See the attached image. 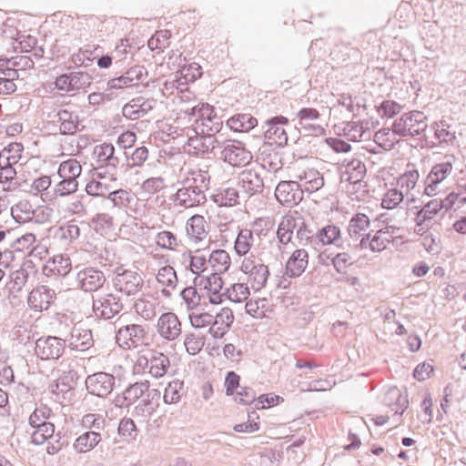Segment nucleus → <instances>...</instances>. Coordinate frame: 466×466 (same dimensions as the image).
<instances>
[{"instance_id": "obj_1", "label": "nucleus", "mask_w": 466, "mask_h": 466, "mask_svg": "<svg viewBox=\"0 0 466 466\" xmlns=\"http://www.w3.org/2000/svg\"><path fill=\"white\" fill-rule=\"evenodd\" d=\"M427 127V116L422 111L412 110L396 118L392 123L391 130L400 137H414L424 133Z\"/></svg>"}, {"instance_id": "obj_2", "label": "nucleus", "mask_w": 466, "mask_h": 466, "mask_svg": "<svg viewBox=\"0 0 466 466\" xmlns=\"http://www.w3.org/2000/svg\"><path fill=\"white\" fill-rule=\"evenodd\" d=\"M93 156L96 159L98 175H108L111 179H116L120 167V157L116 154V148L111 143L96 145L93 150Z\"/></svg>"}, {"instance_id": "obj_3", "label": "nucleus", "mask_w": 466, "mask_h": 466, "mask_svg": "<svg viewBox=\"0 0 466 466\" xmlns=\"http://www.w3.org/2000/svg\"><path fill=\"white\" fill-rule=\"evenodd\" d=\"M455 156L447 154L443 157V160L435 164L426 178L424 179V194L428 197L436 196L439 192V186L452 172Z\"/></svg>"}, {"instance_id": "obj_4", "label": "nucleus", "mask_w": 466, "mask_h": 466, "mask_svg": "<svg viewBox=\"0 0 466 466\" xmlns=\"http://www.w3.org/2000/svg\"><path fill=\"white\" fill-rule=\"evenodd\" d=\"M112 283L116 291L128 297L135 296L144 287V278L138 270L117 268Z\"/></svg>"}, {"instance_id": "obj_5", "label": "nucleus", "mask_w": 466, "mask_h": 466, "mask_svg": "<svg viewBox=\"0 0 466 466\" xmlns=\"http://www.w3.org/2000/svg\"><path fill=\"white\" fill-rule=\"evenodd\" d=\"M240 269L248 275V281L254 290L258 291L266 286L269 270L268 267L263 263L260 258L253 254L245 258L241 263Z\"/></svg>"}, {"instance_id": "obj_6", "label": "nucleus", "mask_w": 466, "mask_h": 466, "mask_svg": "<svg viewBox=\"0 0 466 466\" xmlns=\"http://www.w3.org/2000/svg\"><path fill=\"white\" fill-rule=\"evenodd\" d=\"M219 149L220 158L232 167H245L253 158L244 144L237 140L222 141Z\"/></svg>"}, {"instance_id": "obj_7", "label": "nucleus", "mask_w": 466, "mask_h": 466, "mask_svg": "<svg viewBox=\"0 0 466 466\" xmlns=\"http://www.w3.org/2000/svg\"><path fill=\"white\" fill-rule=\"evenodd\" d=\"M289 120L284 116H276L266 120L263 128V136L268 142L266 144L284 147L288 144L287 127Z\"/></svg>"}, {"instance_id": "obj_8", "label": "nucleus", "mask_w": 466, "mask_h": 466, "mask_svg": "<svg viewBox=\"0 0 466 466\" xmlns=\"http://www.w3.org/2000/svg\"><path fill=\"white\" fill-rule=\"evenodd\" d=\"M65 339L56 336H42L35 343V354L41 360H57L66 350Z\"/></svg>"}, {"instance_id": "obj_9", "label": "nucleus", "mask_w": 466, "mask_h": 466, "mask_svg": "<svg viewBox=\"0 0 466 466\" xmlns=\"http://www.w3.org/2000/svg\"><path fill=\"white\" fill-rule=\"evenodd\" d=\"M298 124L295 126L304 136L319 137L325 134L324 127L319 123L320 113L313 107H302L296 114Z\"/></svg>"}, {"instance_id": "obj_10", "label": "nucleus", "mask_w": 466, "mask_h": 466, "mask_svg": "<svg viewBox=\"0 0 466 466\" xmlns=\"http://www.w3.org/2000/svg\"><path fill=\"white\" fill-rule=\"evenodd\" d=\"M92 308L96 318L107 320L119 314L123 310L124 305L118 295L106 293L93 299Z\"/></svg>"}, {"instance_id": "obj_11", "label": "nucleus", "mask_w": 466, "mask_h": 466, "mask_svg": "<svg viewBox=\"0 0 466 466\" xmlns=\"http://www.w3.org/2000/svg\"><path fill=\"white\" fill-rule=\"evenodd\" d=\"M148 331L146 326L128 324L121 327L116 335V342L124 349L137 348L146 344Z\"/></svg>"}, {"instance_id": "obj_12", "label": "nucleus", "mask_w": 466, "mask_h": 466, "mask_svg": "<svg viewBox=\"0 0 466 466\" xmlns=\"http://www.w3.org/2000/svg\"><path fill=\"white\" fill-rule=\"evenodd\" d=\"M106 280L105 273L94 267L81 268L76 276L78 289L84 292L92 293L103 288Z\"/></svg>"}, {"instance_id": "obj_13", "label": "nucleus", "mask_w": 466, "mask_h": 466, "mask_svg": "<svg viewBox=\"0 0 466 466\" xmlns=\"http://www.w3.org/2000/svg\"><path fill=\"white\" fill-rule=\"evenodd\" d=\"M56 299L55 289L47 285H38L34 288L28 294V307L36 311L42 312L49 309Z\"/></svg>"}, {"instance_id": "obj_14", "label": "nucleus", "mask_w": 466, "mask_h": 466, "mask_svg": "<svg viewBox=\"0 0 466 466\" xmlns=\"http://www.w3.org/2000/svg\"><path fill=\"white\" fill-rule=\"evenodd\" d=\"M116 383V378L106 372H96L87 376L86 380V387L87 391L95 396L106 398L108 396Z\"/></svg>"}, {"instance_id": "obj_15", "label": "nucleus", "mask_w": 466, "mask_h": 466, "mask_svg": "<svg viewBox=\"0 0 466 466\" xmlns=\"http://www.w3.org/2000/svg\"><path fill=\"white\" fill-rule=\"evenodd\" d=\"M275 197L280 204L293 207L303 199V189L297 181H280L276 187Z\"/></svg>"}, {"instance_id": "obj_16", "label": "nucleus", "mask_w": 466, "mask_h": 466, "mask_svg": "<svg viewBox=\"0 0 466 466\" xmlns=\"http://www.w3.org/2000/svg\"><path fill=\"white\" fill-rule=\"evenodd\" d=\"M238 185L240 187V194L245 198L259 194L264 188L263 178L251 168L244 169L238 174Z\"/></svg>"}, {"instance_id": "obj_17", "label": "nucleus", "mask_w": 466, "mask_h": 466, "mask_svg": "<svg viewBox=\"0 0 466 466\" xmlns=\"http://www.w3.org/2000/svg\"><path fill=\"white\" fill-rule=\"evenodd\" d=\"M147 76V71L144 66H134L127 69L118 77L110 79L107 82L109 89H118L137 86L142 79Z\"/></svg>"}, {"instance_id": "obj_18", "label": "nucleus", "mask_w": 466, "mask_h": 466, "mask_svg": "<svg viewBox=\"0 0 466 466\" xmlns=\"http://www.w3.org/2000/svg\"><path fill=\"white\" fill-rule=\"evenodd\" d=\"M157 329L163 339L175 340L181 334V323L175 313H163L157 320Z\"/></svg>"}, {"instance_id": "obj_19", "label": "nucleus", "mask_w": 466, "mask_h": 466, "mask_svg": "<svg viewBox=\"0 0 466 466\" xmlns=\"http://www.w3.org/2000/svg\"><path fill=\"white\" fill-rule=\"evenodd\" d=\"M72 269L71 259L66 255H55L50 258L42 268L43 274L47 278H63Z\"/></svg>"}, {"instance_id": "obj_20", "label": "nucleus", "mask_w": 466, "mask_h": 466, "mask_svg": "<svg viewBox=\"0 0 466 466\" xmlns=\"http://www.w3.org/2000/svg\"><path fill=\"white\" fill-rule=\"evenodd\" d=\"M303 221L307 220L298 213L283 216L277 230V238L279 243L287 245L291 242L294 231L299 229Z\"/></svg>"}, {"instance_id": "obj_21", "label": "nucleus", "mask_w": 466, "mask_h": 466, "mask_svg": "<svg viewBox=\"0 0 466 466\" xmlns=\"http://www.w3.org/2000/svg\"><path fill=\"white\" fill-rule=\"evenodd\" d=\"M257 161L265 170L276 173L282 169V156L271 145L264 144L258 150Z\"/></svg>"}, {"instance_id": "obj_22", "label": "nucleus", "mask_w": 466, "mask_h": 466, "mask_svg": "<svg viewBox=\"0 0 466 466\" xmlns=\"http://www.w3.org/2000/svg\"><path fill=\"white\" fill-rule=\"evenodd\" d=\"M65 340L70 350L77 351L87 350L94 345L92 331L77 326H74Z\"/></svg>"}, {"instance_id": "obj_23", "label": "nucleus", "mask_w": 466, "mask_h": 466, "mask_svg": "<svg viewBox=\"0 0 466 466\" xmlns=\"http://www.w3.org/2000/svg\"><path fill=\"white\" fill-rule=\"evenodd\" d=\"M54 121L59 123V133L61 135H74L84 128L80 127L79 116L76 112L60 108L54 116Z\"/></svg>"}, {"instance_id": "obj_24", "label": "nucleus", "mask_w": 466, "mask_h": 466, "mask_svg": "<svg viewBox=\"0 0 466 466\" xmlns=\"http://www.w3.org/2000/svg\"><path fill=\"white\" fill-rule=\"evenodd\" d=\"M149 388L147 380L137 381L130 384L126 388L121 395H117L115 399L116 406L119 408H127L137 401Z\"/></svg>"}, {"instance_id": "obj_25", "label": "nucleus", "mask_w": 466, "mask_h": 466, "mask_svg": "<svg viewBox=\"0 0 466 466\" xmlns=\"http://www.w3.org/2000/svg\"><path fill=\"white\" fill-rule=\"evenodd\" d=\"M37 269L32 260L24 261L17 270L13 271L10 278V289L19 292L31 278H34Z\"/></svg>"}, {"instance_id": "obj_26", "label": "nucleus", "mask_w": 466, "mask_h": 466, "mask_svg": "<svg viewBox=\"0 0 466 466\" xmlns=\"http://www.w3.org/2000/svg\"><path fill=\"white\" fill-rule=\"evenodd\" d=\"M206 200V194L199 193L190 186H185L183 181L182 187L174 195V201L177 202V205L185 208L202 205Z\"/></svg>"}, {"instance_id": "obj_27", "label": "nucleus", "mask_w": 466, "mask_h": 466, "mask_svg": "<svg viewBox=\"0 0 466 466\" xmlns=\"http://www.w3.org/2000/svg\"><path fill=\"white\" fill-rule=\"evenodd\" d=\"M341 181L356 185L362 181L367 173L365 164L358 158H345L342 163Z\"/></svg>"}, {"instance_id": "obj_28", "label": "nucleus", "mask_w": 466, "mask_h": 466, "mask_svg": "<svg viewBox=\"0 0 466 466\" xmlns=\"http://www.w3.org/2000/svg\"><path fill=\"white\" fill-rule=\"evenodd\" d=\"M156 104L154 99L136 97L123 106V116L132 120L138 119L151 111Z\"/></svg>"}, {"instance_id": "obj_29", "label": "nucleus", "mask_w": 466, "mask_h": 466, "mask_svg": "<svg viewBox=\"0 0 466 466\" xmlns=\"http://www.w3.org/2000/svg\"><path fill=\"white\" fill-rule=\"evenodd\" d=\"M309 264V253L304 248H299L292 252L286 262V274L289 278L301 276Z\"/></svg>"}, {"instance_id": "obj_30", "label": "nucleus", "mask_w": 466, "mask_h": 466, "mask_svg": "<svg viewBox=\"0 0 466 466\" xmlns=\"http://www.w3.org/2000/svg\"><path fill=\"white\" fill-rule=\"evenodd\" d=\"M234 315L230 309L223 308L212 319L208 332L214 339H221L230 329Z\"/></svg>"}, {"instance_id": "obj_31", "label": "nucleus", "mask_w": 466, "mask_h": 466, "mask_svg": "<svg viewBox=\"0 0 466 466\" xmlns=\"http://www.w3.org/2000/svg\"><path fill=\"white\" fill-rule=\"evenodd\" d=\"M187 145L192 147L196 153L206 155L213 153L215 149L220 147L221 142L216 137H211L205 134H197L195 137H190L187 139Z\"/></svg>"}, {"instance_id": "obj_32", "label": "nucleus", "mask_w": 466, "mask_h": 466, "mask_svg": "<svg viewBox=\"0 0 466 466\" xmlns=\"http://www.w3.org/2000/svg\"><path fill=\"white\" fill-rule=\"evenodd\" d=\"M297 182L303 192H316L324 186L323 176L314 168L303 170L297 176Z\"/></svg>"}, {"instance_id": "obj_33", "label": "nucleus", "mask_w": 466, "mask_h": 466, "mask_svg": "<svg viewBox=\"0 0 466 466\" xmlns=\"http://www.w3.org/2000/svg\"><path fill=\"white\" fill-rule=\"evenodd\" d=\"M207 222L201 215L192 216L187 222L186 229L189 239L195 243H198L205 239L208 236L206 229Z\"/></svg>"}, {"instance_id": "obj_34", "label": "nucleus", "mask_w": 466, "mask_h": 466, "mask_svg": "<svg viewBox=\"0 0 466 466\" xmlns=\"http://www.w3.org/2000/svg\"><path fill=\"white\" fill-rule=\"evenodd\" d=\"M258 119L251 114L238 113L229 117L228 127L234 132H248L258 126Z\"/></svg>"}, {"instance_id": "obj_35", "label": "nucleus", "mask_w": 466, "mask_h": 466, "mask_svg": "<svg viewBox=\"0 0 466 466\" xmlns=\"http://www.w3.org/2000/svg\"><path fill=\"white\" fill-rule=\"evenodd\" d=\"M239 197L240 192L234 187H219L211 198L219 207H234L238 204Z\"/></svg>"}, {"instance_id": "obj_36", "label": "nucleus", "mask_w": 466, "mask_h": 466, "mask_svg": "<svg viewBox=\"0 0 466 466\" xmlns=\"http://www.w3.org/2000/svg\"><path fill=\"white\" fill-rule=\"evenodd\" d=\"M183 182L185 186H190L199 193L205 194L209 187L210 176L205 170H193Z\"/></svg>"}, {"instance_id": "obj_37", "label": "nucleus", "mask_w": 466, "mask_h": 466, "mask_svg": "<svg viewBox=\"0 0 466 466\" xmlns=\"http://www.w3.org/2000/svg\"><path fill=\"white\" fill-rule=\"evenodd\" d=\"M101 440L100 432L87 431L76 438L74 442V449L79 453H85L93 450Z\"/></svg>"}, {"instance_id": "obj_38", "label": "nucleus", "mask_w": 466, "mask_h": 466, "mask_svg": "<svg viewBox=\"0 0 466 466\" xmlns=\"http://www.w3.org/2000/svg\"><path fill=\"white\" fill-rule=\"evenodd\" d=\"M150 369L148 372L154 378H161L167 372L170 366L169 358L164 353L156 350H150Z\"/></svg>"}, {"instance_id": "obj_39", "label": "nucleus", "mask_w": 466, "mask_h": 466, "mask_svg": "<svg viewBox=\"0 0 466 466\" xmlns=\"http://www.w3.org/2000/svg\"><path fill=\"white\" fill-rule=\"evenodd\" d=\"M370 227V218L363 213H357L354 215L349 223L348 233L350 238L357 241L360 238L367 234L366 231Z\"/></svg>"}, {"instance_id": "obj_40", "label": "nucleus", "mask_w": 466, "mask_h": 466, "mask_svg": "<svg viewBox=\"0 0 466 466\" xmlns=\"http://www.w3.org/2000/svg\"><path fill=\"white\" fill-rule=\"evenodd\" d=\"M11 215L16 223L25 224L34 218L35 209L30 201L24 199L11 208Z\"/></svg>"}, {"instance_id": "obj_41", "label": "nucleus", "mask_w": 466, "mask_h": 466, "mask_svg": "<svg viewBox=\"0 0 466 466\" xmlns=\"http://www.w3.org/2000/svg\"><path fill=\"white\" fill-rule=\"evenodd\" d=\"M383 401L388 406H395L396 408L392 410L400 415H402L409 404L407 397L403 396L398 388L390 389L386 392Z\"/></svg>"}, {"instance_id": "obj_42", "label": "nucleus", "mask_w": 466, "mask_h": 466, "mask_svg": "<svg viewBox=\"0 0 466 466\" xmlns=\"http://www.w3.org/2000/svg\"><path fill=\"white\" fill-rule=\"evenodd\" d=\"M208 265L214 272L224 273L230 266V257L224 249H216L208 254Z\"/></svg>"}, {"instance_id": "obj_43", "label": "nucleus", "mask_w": 466, "mask_h": 466, "mask_svg": "<svg viewBox=\"0 0 466 466\" xmlns=\"http://www.w3.org/2000/svg\"><path fill=\"white\" fill-rule=\"evenodd\" d=\"M317 229L310 227V224L303 221L296 232L295 245L307 246L310 245L314 248L317 247Z\"/></svg>"}, {"instance_id": "obj_44", "label": "nucleus", "mask_w": 466, "mask_h": 466, "mask_svg": "<svg viewBox=\"0 0 466 466\" xmlns=\"http://www.w3.org/2000/svg\"><path fill=\"white\" fill-rule=\"evenodd\" d=\"M222 273L213 272L208 277L198 275L194 279V285L203 288L207 292L221 291L223 280L220 277Z\"/></svg>"}, {"instance_id": "obj_45", "label": "nucleus", "mask_w": 466, "mask_h": 466, "mask_svg": "<svg viewBox=\"0 0 466 466\" xmlns=\"http://www.w3.org/2000/svg\"><path fill=\"white\" fill-rule=\"evenodd\" d=\"M317 246L336 243L340 238V229L335 225H327L317 229Z\"/></svg>"}, {"instance_id": "obj_46", "label": "nucleus", "mask_w": 466, "mask_h": 466, "mask_svg": "<svg viewBox=\"0 0 466 466\" xmlns=\"http://www.w3.org/2000/svg\"><path fill=\"white\" fill-rule=\"evenodd\" d=\"M254 241L252 231L248 228L241 229L235 240L234 249L238 256H245L250 250Z\"/></svg>"}, {"instance_id": "obj_47", "label": "nucleus", "mask_w": 466, "mask_h": 466, "mask_svg": "<svg viewBox=\"0 0 466 466\" xmlns=\"http://www.w3.org/2000/svg\"><path fill=\"white\" fill-rule=\"evenodd\" d=\"M436 139L440 144L452 145L456 139L455 132L450 130L446 121L434 122L431 125Z\"/></svg>"}, {"instance_id": "obj_48", "label": "nucleus", "mask_w": 466, "mask_h": 466, "mask_svg": "<svg viewBox=\"0 0 466 466\" xmlns=\"http://www.w3.org/2000/svg\"><path fill=\"white\" fill-rule=\"evenodd\" d=\"M184 391V382L179 380L170 381L165 389L163 400L166 404L180 401Z\"/></svg>"}, {"instance_id": "obj_49", "label": "nucleus", "mask_w": 466, "mask_h": 466, "mask_svg": "<svg viewBox=\"0 0 466 466\" xmlns=\"http://www.w3.org/2000/svg\"><path fill=\"white\" fill-rule=\"evenodd\" d=\"M82 173V167L80 163L75 158H69L60 163L57 174L61 178H74L77 177Z\"/></svg>"}, {"instance_id": "obj_50", "label": "nucleus", "mask_w": 466, "mask_h": 466, "mask_svg": "<svg viewBox=\"0 0 466 466\" xmlns=\"http://www.w3.org/2000/svg\"><path fill=\"white\" fill-rule=\"evenodd\" d=\"M18 77L19 74L15 68H5V75H0V95L13 94L16 90L14 80Z\"/></svg>"}, {"instance_id": "obj_51", "label": "nucleus", "mask_w": 466, "mask_h": 466, "mask_svg": "<svg viewBox=\"0 0 466 466\" xmlns=\"http://www.w3.org/2000/svg\"><path fill=\"white\" fill-rule=\"evenodd\" d=\"M223 127V121L218 116H213L210 119H207L206 122H200L195 126L196 134H205L211 137H215Z\"/></svg>"}, {"instance_id": "obj_52", "label": "nucleus", "mask_w": 466, "mask_h": 466, "mask_svg": "<svg viewBox=\"0 0 466 466\" xmlns=\"http://www.w3.org/2000/svg\"><path fill=\"white\" fill-rule=\"evenodd\" d=\"M390 228V227H387L376 232L369 243V248L371 251L380 252L387 248V244L390 242V238H392L389 230Z\"/></svg>"}, {"instance_id": "obj_53", "label": "nucleus", "mask_w": 466, "mask_h": 466, "mask_svg": "<svg viewBox=\"0 0 466 466\" xmlns=\"http://www.w3.org/2000/svg\"><path fill=\"white\" fill-rule=\"evenodd\" d=\"M55 433V425L52 422H46L38 426L31 434V441L35 445H41L53 437Z\"/></svg>"}, {"instance_id": "obj_54", "label": "nucleus", "mask_w": 466, "mask_h": 466, "mask_svg": "<svg viewBox=\"0 0 466 466\" xmlns=\"http://www.w3.org/2000/svg\"><path fill=\"white\" fill-rule=\"evenodd\" d=\"M92 228L100 234L107 233L114 229L112 216L107 213H98L91 219Z\"/></svg>"}, {"instance_id": "obj_55", "label": "nucleus", "mask_w": 466, "mask_h": 466, "mask_svg": "<svg viewBox=\"0 0 466 466\" xmlns=\"http://www.w3.org/2000/svg\"><path fill=\"white\" fill-rule=\"evenodd\" d=\"M225 295L230 301L240 303L249 296V289L244 283H235L226 289Z\"/></svg>"}, {"instance_id": "obj_56", "label": "nucleus", "mask_w": 466, "mask_h": 466, "mask_svg": "<svg viewBox=\"0 0 466 466\" xmlns=\"http://www.w3.org/2000/svg\"><path fill=\"white\" fill-rule=\"evenodd\" d=\"M170 34L167 30H159L155 33L147 41V46L152 51L163 52L169 46Z\"/></svg>"}, {"instance_id": "obj_57", "label": "nucleus", "mask_w": 466, "mask_h": 466, "mask_svg": "<svg viewBox=\"0 0 466 466\" xmlns=\"http://www.w3.org/2000/svg\"><path fill=\"white\" fill-rule=\"evenodd\" d=\"M157 280L159 284L174 289L177 282V273L171 266H164L159 268Z\"/></svg>"}, {"instance_id": "obj_58", "label": "nucleus", "mask_w": 466, "mask_h": 466, "mask_svg": "<svg viewBox=\"0 0 466 466\" xmlns=\"http://www.w3.org/2000/svg\"><path fill=\"white\" fill-rule=\"evenodd\" d=\"M208 255L205 254V249H198L193 255H189V268L192 273L198 275V271H205L208 268Z\"/></svg>"}, {"instance_id": "obj_59", "label": "nucleus", "mask_w": 466, "mask_h": 466, "mask_svg": "<svg viewBox=\"0 0 466 466\" xmlns=\"http://www.w3.org/2000/svg\"><path fill=\"white\" fill-rule=\"evenodd\" d=\"M134 309L144 319H151L156 316L155 303L145 298H140L136 300Z\"/></svg>"}, {"instance_id": "obj_60", "label": "nucleus", "mask_w": 466, "mask_h": 466, "mask_svg": "<svg viewBox=\"0 0 466 466\" xmlns=\"http://www.w3.org/2000/svg\"><path fill=\"white\" fill-rule=\"evenodd\" d=\"M419 177V171L412 167L410 169H407L404 174L399 177L397 184L399 187H400L401 189H405L406 193L408 194L409 191L415 187Z\"/></svg>"}, {"instance_id": "obj_61", "label": "nucleus", "mask_w": 466, "mask_h": 466, "mask_svg": "<svg viewBox=\"0 0 466 466\" xmlns=\"http://www.w3.org/2000/svg\"><path fill=\"white\" fill-rule=\"evenodd\" d=\"M404 198L403 192L397 188L389 189L383 196L381 207L386 209L397 208Z\"/></svg>"}, {"instance_id": "obj_62", "label": "nucleus", "mask_w": 466, "mask_h": 466, "mask_svg": "<svg viewBox=\"0 0 466 466\" xmlns=\"http://www.w3.org/2000/svg\"><path fill=\"white\" fill-rule=\"evenodd\" d=\"M68 443V437L62 431H57L56 433H54L53 437L49 438L46 452L50 455L56 454L64 447L67 446Z\"/></svg>"}, {"instance_id": "obj_63", "label": "nucleus", "mask_w": 466, "mask_h": 466, "mask_svg": "<svg viewBox=\"0 0 466 466\" xmlns=\"http://www.w3.org/2000/svg\"><path fill=\"white\" fill-rule=\"evenodd\" d=\"M78 188L77 179L74 178H61L54 187V195L59 197H66L75 193Z\"/></svg>"}, {"instance_id": "obj_64", "label": "nucleus", "mask_w": 466, "mask_h": 466, "mask_svg": "<svg viewBox=\"0 0 466 466\" xmlns=\"http://www.w3.org/2000/svg\"><path fill=\"white\" fill-rule=\"evenodd\" d=\"M114 207L123 208L128 207L132 200L131 194L125 189H117L109 192L106 198Z\"/></svg>"}]
</instances>
